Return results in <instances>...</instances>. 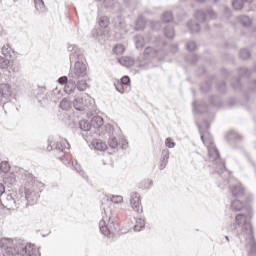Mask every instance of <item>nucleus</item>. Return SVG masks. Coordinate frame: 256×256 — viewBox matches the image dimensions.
Listing matches in <instances>:
<instances>
[{
    "instance_id": "f257e3e1",
    "label": "nucleus",
    "mask_w": 256,
    "mask_h": 256,
    "mask_svg": "<svg viewBox=\"0 0 256 256\" xmlns=\"http://www.w3.org/2000/svg\"><path fill=\"white\" fill-rule=\"evenodd\" d=\"M197 127L199 129L202 142L208 149V161L211 163V167L214 169V172L219 175L218 187H220V189H230L234 197H243V195H245V188L239 180L231 178V172L227 170L225 162L221 160V154H219V150L215 146L213 136H211L209 131H206L203 134L201 125L197 124Z\"/></svg>"
},
{
    "instance_id": "f03ea898",
    "label": "nucleus",
    "mask_w": 256,
    "mask_h": 256,
    "mask_svg": "<svg viewBox=\"0 0 256 256\" xmlns=\"http://www.w3.org/2000/svg\"><path fill=\"white\" fill-rule=\"evenodd\" d=\"M68 51L70 53V63H74V73H70L69 77L77 79L81 77H87V64L85 63V54L75 44L68 45Z\"/></svg>"
},
{
    "instance_id": "7ed1b4c3",
    "label": "nucleus",
    "mask_w": 256,
    "mask_h": 256,
    "mask_svg": "<svg viewBox=\"0 0 256 256\" xmlns=\"http://www.w3.org/2000/svg\"><path fill=\"white\" fill-rule=\"evenodd\" d=\"M22 180L24 181V188L20 189L21 197L26 199L27 205H35L40 197L39 182L29 172L22 175Z\"/></svg>"
},
{
    "instance_id": "20e7f679",
    "label": "nucleus",
    "mask_w": 256,
    "mask_h": 256,
    "mask_svg": "<svg viewBox=\"0 0 256 256\" xmlns=\"http://www.w3.org/2000/svg\"><path fill=\"white\" fill-rule=\"evenodd\" d=\"M236 224L241 227L240 237L246 241H254L253 224H251V213H240L235 217Z\"/></svg>"
},
{
    "instance_id": "39448f33",
    "label": "nucleus",
    "mask_w": 256,
    "mask_h": 256,
    "mask_svg": "<svg viewBox=\"0 0 256 256\" xmlns=\"http://www.w3.org/2000/svg\"><path fill=\"white\" fill-rule=\"evenodd\" d=\"M99 229L106 237H111V235L117 231L115 223L111 222V215H109L107 210H104L102 219L99 223Z\"/></svg>"
},
{
    "instance_id": "423d86ee",
    "label": "nucleus",
    "mask_w": 256,
    "mask_h": 256,
    "mask_svg": "<svg viewBox=\"0 0 256 256\" xmlns=\"http://www.w3.org/2000/svg\"><path fill=\"white\" fill-rule=\"evenodd\" d=\"M22 240H15L10 238H2L0 241V247L2 249L3 256H20L17 251V242Z\"/></svg>"
},
{
    "instance_id": "0eeeda50",
    "label": "nucleus",
    "mask_w": 256,
    "mask_h": 256,
    "mask_svg": "<svg viewBox=\"0 0 256 256\" xmlns=\"http://www.w3.org/2000/svg\"><path fill=\"white\" fill-rule=\"evenodd\" d=\"M71 149V144L67 140H54L48 139L47 151H58L59 153H65V150Z\"/></svg>"
},
{
    "instance_id": "6e6552de",
    "label": "nucleus",
    "mask_w": 256,
    "mask_h": 256,
    "mask_svg": "<svg viewBox=\"0 0 256 256\" xmlns=\"http://www.w3.org/2000/svg\"><path fill=\"white\" fill-rule=\"evenodd\" d=\"M16 249L20 256H37V249H35V246L25 243L24 241L16 242Z\"/></svg>"
},
{
    "instance_id": "1a4fd4ad",
    "label": "nucleus",
    "mask_w": 256,
    "mask_h": 256,
    "mask_svg": "<svg viewBox=\"0 0 256 256\" xmlns=\"http://www.w3.org/2000/svg\"><path fill=\"white\" fill-rule=\"evenodd\" d=\"M73 105L76 111H85L91 105V97L86 93H82L74 99Z\"/></svg>"
},
{
    "instance_id": "9d476101",
    "label": "nucleus",
    "mask_w": 256,
    "mask_h": 256,
    "mask_svg": "<svg viewBox=\"0 0 256 256\" xmlns=\"http://www.w3.org/2000/svg\"><path fill=\"white\" fill-rule=\"evenodd\" d=\"M9 97H11V86L9 84H0V103H4V109L9 107V103L5 102Z\"/></svg>"
},
{
    "instance_id": "9b49d317",
    "label": "nucleus",
    "mask_w": 256,
    "mask_h": 256,
    "mask_svg": "<svg viewBox=\"0 0 256 256\" xmlns=\"http://www.w3.org/2000/svg\"><path fill=\"white\" fill-rule=\"evenodd\" d=\"M2 205L4 209H8V210L15 211V209H19V206L17 205V200H15V195L13 194H7L2 199Z\"/></svg>"
},
{
    "instance_id": "f8f14e48",
    "label": "nucleus",
    "mask_w": 256,
    "mask_h": 256,
    "mask_svg": "<svg viewBox=\"0 0 256 256\" xmlns=\"http://www.w3.org/2000/svg\"><path fill=\"white\" fill-rule=\"evenodd\" d=\"M130 205L136 213H143V206H141V198L139 193L133 192L130 196Z\"/></svg>"
},
{
    "instance_id": "ddd939ff",
    "label": "nucleus",
    "mask_w": 256,
    "mask_h": 256,
    "mask_svg": "<svg viewBox=\"0 0 256 256\" xmlns=\"http://www.w3.org/2000/svg\"><path fill=\"white\" fill-rule=\"evenodd\" d=\"M74 79L75 78L70 79L64 87V91L67 93V95H73V93L77 91V85L75 84Z\"/></svg>"
},
{
    "instance_id": "4468645a",
    "label": "nucleus",
    "mask_w": 256,
    "mask_h": 256,
    "mask_svg": "<svg viewBox=\"0 0 256 256\" xmlns=\"http://www.w3.org/2000/svg\"><path fill=\"white\" fill-rule=\"evenodd\" d=\"M168 163H169V150L164 149L162 151V156L160 159V171H163V169H165V167H167Z\"/></svg>"
},
{
    "instance_id": "2eb2a0df",
    "label": "nucleus",
    "mask_w": 256,
    "mask_h": 256,
    "mask_svg": "<svg viewBox=\"0 0 256 256\" xmlns=\"http://www.w3.org/2000/svg\"><path fill=\"white\" fill-rule=\"evenodd\" d=\"M147 25V19L143 17V15L138 16L137 20L135 21V30L136 31H143Z\"/></svg>"
},
{
    "instance_id": "dca6fc26",
    "label": "nucleus",
    "mask_w": 256,
    "mask_h": 256,
    "mask_svg": "<svg viewBox=\"0 0 256 256\" xmlns=\"http://www.w3.org/2000/svg\"><path fill=\"white\" fill-rule=\"evenodd\" d=\"M98 1H103L104 7L107 9H116V11L121 10V5L119 3L115 2V0H98Z\"/></svg>"
},
{
    "instance_id": "f3484780",
    "label": "nucleus",
    "mask_w": 256,
    "mask_h": 256,
    "mask_svg": "<svg viewBox=\"0 0 256 256\" xmlns=\"http://www.w3.org/2000/svg\"><path fill=\"white\" fill-rule=\"evenodd\" d=\"M1 53H2V55H4V57H6L8 59H11V57H13V55H15L13 48H11V45H9V44H5L1 48Z\"/></svg>"
},
{
    "instance_id": "a211bd4d",
    "label": "nucleus",
    "mask_w": 256,
    "mask_h": 256,
    "mask_svg": "<svg viewBox=\"0 0 256 256\" xmlns=\"http://www.w3.org/2000/svg\"><path fill=\"white\" fill-rule=\"evenodd\" d=\"M193 107H194V111H196V113H207V103L205 102H200L199 104H197V102H193Z\"/></svg>"
},
{
    "instance_id": "6ab92c4d",
    "label": "nucleus",
    "mask_w": 256,
    "mask_h": 256,
    "mask_svg": "<svg viewBox=\"0 0 256 256\" xmlns=\"http://www.w3.org/2000/svg\"><path fill=\"white\" fill-rule=\"evenodd\" d=\"M103 118L101 116H94L91 119L90 125L91 127H93L94 129H99V127H103Z\"/></svg>"
},
{
    "instance_id": "aec40b11",
    "label": "nucleus",
    "mask_w": 256,
    "mask_h": 256,
    "mask_svg": "<svg viewBox=\"0 0 256 256\" xmlns=\"http://www.w3.org/2000/svg\"><path fill=\"white\" fill-rule=\"evenodd\" d=\"M187 26H188V29H190L191 33H199V31H201V26L195 20H190Z\"/></svg>"
},
{
    "instance_id": "412c9836",
    "label": "nucleus",
    "mask_w": 256,
    "mask_h": 256,
    "mask_svg": "<svg viewBox=\"0 0 256 256\" xmlns=\"http://www.w3.org/2000/svg\"><path fill=\"white\" fill-rule=\"evenodd\" d=\"M194 17L199 23H207V14L203 10H196Z\"/></svg>"
},
{
    "instance_id": "4be33fe9",
    "label": "nucleus",
    "mask_w": 256,
    "mask_h": 256,
    "mask_svg": "<svg viewBox=\"0 0 256 256\" xmlns=\"http://www.w3.org/2000/svg\"><path fill=\"white\" fill-rule=\"evenodd\" d=\"M92 147H94L95 151H106L107 150V144L100 140H94L92 142Z\"/></svg>"
},
{
    "instance_id": "5701e85b",
    "label": "nucleus",
    "mask_w": 256,
    "mask_h": 256,
    "mask_svg": "<svg viewBox=\"0 0 256 256\" xmlns=\"http://www.w3.org/2000/svg\"><path fill=\"white\" fill-rule=\"evenodd\" d=\"M119 63L123 65V67H133L135 65V59L131 57H123L119 59Z\"/></svg>"
},
{
    "instance_id": "b1692460",
    "label": "nucleus",
    "mask_w": 256,
    "mask_h": 256,
    "mask_svg": "<svg viewBox=\"0 0 256 256\" xmlns=\"http://www.w3.org/2000/svg\"><path fill=\"white\" fill-rule=\"evenodd\" d=\"M245 205L243 204V202H241V200H234L231 203V209L232 211H243Z\"/></svg>"
},
{
    "instance_id": "393cba45",
    "label": "nucleus",
    "mask_w": 256,
    "mask_h": 256,
    "mask_svg": "<svg viewBox=\"0 0 256 256\" xmlns=\"http://www.w3.org/2000/svg\"><path fill=\"white\" fill-rule=\"evenodd\" d=\"M134 43L136 45V49H141L145 45V40L143 39V36L136 35L134 36Z\"/></svg>"
},
{
    "instance_id": "a878e982",
    "label": "nucleus",
    "mask_w": 256,
    "mask_h": 256,
    "mask_svg": "<svg viewBox=\"0 0 256 256\" xmlns=\"http://www.w3.org/2000/svg\"><path fill=\"white\" fill-rule=\"evenodd\" d=\"M145 228V220L143 218L136 219V224L134 226V231L139 232L141 229Z\"/></svg>"
},
{
    "instance_id": "bb28decb",
    "label": "nucleus",
    "mask_w": 256,
    "mask_h": 256,
    "mask_svg": "<svg viewBox=\"0 0 256 256\" xmlns=\"http://www.w3.org/2000/svg\"><path fill=\"white\" fill-rule=\"evenodd\" d=\"M239 21L241 23V25H243L244 27H250L252 20L249 16L244 15V16H240Z\"/></svg>"
},
{
    "instance_id": "cd10ccee",
    "label": "nucleus",
    "mask_w": 256,
    "mask_h": 256,
    "mask_svg": "<svg viewBox=\"0 0 256 256\" xmlns=\"http://www.w3.org/2000/svg\"><path fill=\"white\" fill-rule=\"evenodd\" d=\"M60 109L63 111H69V109H71V101H69L67 98L62 99L60 102Z\"/></svg>"
},
{
    "instance_id": "c85d7f7f",
    "label": "nucleus",
    "mask_w": 256,
    "mask_h": 256,
    "mask_svg": "<svg viewBox=\"0 0 256 256\" xmlns=\"http://www.w3.org/2000/svg\"><path fill=\"white\" fill-rule=\"evenodd\" d=\"M164 35L167 37V39H173V37H175V29H173V27L167 26L164 29Z\"/></svg>"
},
{
    "instance_id": "c756f323",
    "label": "nucleus",
    "mask_w": 256,
    "mask_h": 256,
    "mask_svg": "<svg viewBox=\"0 0 256 256\" xmlns=\"http://www.w3.org/2000/svg\"><path fill=\"white\" fill-rule=\"evenodd\" d=\"M173 21V13L166 11L162 14V22L163 23H171Z\"/></svg>"
},
{
    "instance_id": "7c9ffc66",
    "label": "nucleus",
    "mask_w": 256,
    "mask_h": 256,
    "mask_svg": "<svg viewBox=\"0 0 256 256\" xmlns=\"http://www.w3.org/2000/svg\"><path fill=\"white\" fill-rule=\"evenodd\" d=\"M11 65V60L7 57L0 56V69H7Z\"/></svg>"
},
{
    "instance_id": "2f4dec72",
    "label": "nucleus",
    "mask_w": 256,
    "mask_h": 256,
    "mask_svg": "<svg viewBox=\"0 0 256 256\" xmlns=\"http://www.w3.org/2000/svg\"><path fill=\"white\" fill-rule=\"evenodd\" d=\"M106 201H110L111 203L119 205L123 201V196L116 195V196H111L110 198L106 197Z\"/></svg>"
},
{
    "instance_id": "473e14b6",
    "label": "nucleus",
    "mask_w": 256,
    "mask_h": 256,
    "mask_svg": "<svg viewBox=\"0 0 256 256\" xmlns=\"http://www.w3.org/2000/svg\"><path fill=\"white\" fill-rule=\"evenodd\" d=\"M98 23L102 29H107V27H109V18L107 16H102L99 18Z\"/></svg>"
},
{
    "instance_id": "72a5a7b5",
    "label": "nucleus",
    "mask_w": 256,
    "mask_h": 256,
    "mask_svg": "<svg viewBox=\"0 0 256 256\" xmlns=\"http://www.w3.org/2000/svg\"><path fill=\"white\" fill-rule=\"evenodd\" d=\"M79 126H80V129L82 131H90L91 130V122L87 121V120H82L79 122Z\"/></svg>"
},
{
    "instance_id": "f704fd0d",
    "label": "nucleus",
    "mask_w": 256,
    "mask_h": 256,
    "mask_svg": "<svg viewBox=\"0 0 256 256\" xmlns=\"http://www.w3.org/2000/svg\"><path fill=\"white\" fill-rule=\"evenodd\" d=\"M227 139L229 141H239V139H241V135H239L235 130H232L228 133Z\"/></svg>"
},
{
    "instance_id": "c9c22d12",
    "label": "nucleus",
    "mask_w": 256,
    "mask_h": 256,
    "mask_svg": "<svg viewBox=\"0 0 256 256\" xmlns=\"http://www.w3.org/2000/svg\"><path fill=\"white\" fill-rule=\"evenodd\" d=\"M145 57H157V51L153 47H146L144 50Z\"/></svg>"
},
{
    "instance_id": "e433bc0d",
    "label": "nucleus",
    "mask_w": 256,
    "mask_h": 256,
    "mask_svg": "<svg viewBox=\"0 0 256 256\" xmlns=\"http://www.w3.org/2000/svg\"><path fill=\"white\" fill-rule=\"evenodd\" d=\"M35 8L37 11H40V13H44L45 11V2L43 0H34Z\"/></svg>"
},
{
    "instance_id": "4c0bfd02",
    "label": "nucleus",
    "mask_w": 256,
    "mask_h": 256,
    "mask_svg": "<svg viewBox=\"0 0 256 256\" xmlns=\"http://www.w3.org/2000/svg\"><path fill=\"white\" fill-rule=\"evenodd\" d=\"M0 171L2 173H9V171H11V165L9 164V162H7V161L1 162Z\"/></svg>"
},
{
    "instance_id": "58836bf2",
    "label": "nucleus",
    "mask_w": 256,
    "mask_h": 256,
    "mask_svg": "<svg viewBox=\"0 0 256 256\" xmlns=\"http://www.w3.org/2000/svg\"><path fill=\"white\" fill-rule=\"evenodd\" d=\"M113 53H115V55H123V53H125V46H123V44L114 46Z\"/></svg>"
},
{
    "instance_id": "ea45409f",
    "label": "nucleus",
    "mask_w": 256,
    "mask_h": 256,
    "mask_svg": "<svg viewBox=\"0 0 256 256\" xmlns=\"http://www.w3.org/2000/svg\"><path fill=\"white\" fill-rule=\"evenodd\" d=\"M72 167H74L75 171H77V173L80 174L81 177L85 179V171L81 170V167L79 166L77 160L72 161Z\"/></svg>"
},
{
    "instance_id": "a19ab883",
    "label": "nucleus",
    "mask_w": 256,
    "mask_h": 256,
    "mask_svg": "<svg viewBox=\"0 0 256 256\" xmlns=\"http://www.w3.org/2000/svg\"><path fill=\"white\" fill-rule=\"evenodd\" d=\"M239 56H240V59L247 60L251 58V52L247 50V48H244L240 50Z\"/></svg>"
},
{
    "instance_id": "79ce46f5",
    "label": "nucleus",
    "mask_w": 256,
    "mask_h": 256,
    "mask_svg": "<svg viewBox=\"0 0 256 256\" xmlns=\"http://www.w3.org/2000/svg\"><path fill=\"white\" fill-rule=\"evenodd\" d=\"M243 1L244 0H233L232 7H234L236 11H241V9H243Z\"/></svg>"
},
{
    "instance_id": "37998d69",
    "label": "nucleus",
    "mask_w": 256,
    "mask_h": 256,
    "mask_svg": "<svg viewBox=\"0 0 256 256\" xmlns=\"http://www.w3.org/2000/svg\"><path fill=\"white\" fill-rule=\"evenodd\" d=\"M114 87L118 93H125V88L123 87V83H121L119 80L114 81Z\"/></svg>"
},
{
    "instance_id": "c03bdc74",
    "label": "nucleus",
    "mask_w": 256,
    "mask_h": 256,
    "mask_svg": "<svg viewBox=\"0 0 256 256\" xmlns=\"http://www.w3.org/2000/svg\"><path fill=\"white\" fill-rule=\"evenodd\" d=\"M110 149H117L119 147V142L116 137H111L108 141Z\"/></svg>"
},
{
    "instance_id": "a18cd8bd",
    "label": "nucleus",
    "mask_w": 256,
    "mask_h": 256,
    "mask_svg": "<svg viewBox=\"0 0 256 256\" xmlns=\"http://www.w3.org/2000/svg\"><path fill=\"white\" fill-rule=\"evenodd\" d=\"M87 89V82L85 80H80L77 82V90L85 91Z\"/></svg>"
},
{
    "instance_id": "49530a36",
    "label": "nucleus",
    "mask_w": 256,
    "mask_h": 256,
    "mask_svg": "<svg viewBox=\"0 0 256 256\" xmlns=\"http://www.w3.org/2000/svg\"><path fill=\"white\" fill-rule=\"evenodd\" d=\"M187 51H196L197 50V43L195 41H190L186 44Z\"/></svg>"
},
{
    "instance_id": "de8ad7c7",
    "label": "nucleus",
    "mask_w": 256,
    "mask_h": 256,
    "mask_svg": "<svg viewBox=\"0 0 256 256\" xmlns=\"http://www.w3.org/2000/svg\"><path fill=\"white\" fill-rule=\"evenodd\" d=\"M217 89L218 91H220V93H225V91L227 90V83H225V81L218 83Z\"/></svg>"
},
{
    "instance_id": "09e8293b",
    "label": "nucleus",
    "mask_w": 256,
    "mask_h": 256,
    "mask_svg": "<svg viewBox=\"0 0 256 256\" xmlns=\"http://www.w3.org/2000/svg\"><path fill=\"white\" fill-rule=\"evenodd\" d=\"M161 22L160 21H152L151 22V29H153V31H159V29H161Z\"/></svg>"
},
{
    "instance_id": "8fccbe9b",
    "label": "nucleus",
    "mask_w": 256,
    "mask_h": 256,
    "mask_svg": "<svg viewBox=\"0 0 256 256\" xmlns=\"http://www.w3.org/2000/svg\"><path fill=\"white\" fill-rule=\"evenodd\" d=\"M232 87L233 89H235L236 91H241L242 86H241V79L237 78L236 79V83L232 82Z\"/></svg>"
},
{
    "instance_id": "3c124183",
    "label": "nucleus",
    "mask_w": 256,
    "mask_h": 256,
    "mask_svg": "<svg viewBox=\"0 0 256 256\" xmlns=\"http://www.w3.org/2000/svg\"><path fill=\"white\" fill-rule=\"evenodd\" d=\"M165 145L166 147H168L169 149H173L175 147V142H173L172 138H167L165 140Z\"/></svg>"
},
{
    "instance_id": "603ef678",
    "label": "nucleus",
    "mask_w": 256,
    "mask_h": 256,
    "mask_svg": "<svg viewBox=\"0 0 256 256\" xmlns=\"http://www.w3.org/2000/svg\"><path fill=\"white\" fill-rule=\"evenodd\" d=\"M200 89H201L202 93H207V91H209L211 89V84H209V82H206L200 86Z\"/></svg>"
},
{
    "instance_id": "864d4df0",
    "label": "nucleus",
    "mask_w": 256,
    "mask_h": 256,
    "mask_svg": "<svg viewBox=\"0 0 256 256\" xmlns=\"http://www.w3.org/2000/svg\"><path fill=\"white\" fill-rule=\"evenodd\" d=\"M206 13L209 15L210 19H217V12H214L211 8H208Z\"/></svg>"
},
{
    "instance_id": "5fc2aeb1",
    "label": "nucleus",
    "mask_w": 256,
    "mask_h": 256,
    "mask_svg": "<svg viewBox=\"0 0 256 256\" xmlns=\"http://www.w3.org/2000/svg\"><path fill=\"white\" fill-rule=\"evenodd\" d=\"M186 61H188L189 63H197V61H199V56L192 55L190 57H187Z\"/></svg>"
},
{
    "instance_id": "6e6d98bb",
    "label": "nucleus",
    "mask_w": 256,
    "mask_h": 256,
    "mask_svg": "<svg viewBox=\"0 0 256 256\" xmlns=\"http://www.w3.org/2000/svg\"><path fill=\"white\" fill-rule=\"evenodd\" d=\"M69 81V78L67 76H61L59 79H58V83L60 85H67Z\"/></svg>"
},
{
    "instance_id": "4d7b16f0",
    "label": "nucleus",
    "mask_w": 256,
    "mask_h": 256,
    "mask_svg": "<svg viewBox=\"0 0 256 256\" xmlns=\"http://www.w3.org/2000/svg\"><path fill=\"white\" fill-rule=\"evenodd\" d=\"M122 85H130L131 84V78H129V76H124L121 79Z\"/></svg>"
},
{
    "instance_id": "13d9d810",
    "label": "nucleus",
    "mask_w": 256,
    "mask_h": 256,
    "mask_svg": "<svg viewBox=\"0 0 256 256\" xmlns=\"http://www.w3.org/2000/svg\"><path fill=\"white\" fill-rule=\"evenodd\" d=\"M238 73H239L240 77H245V75H247L249 73V69H247V68H240L238 70Z\"/></svg>"
},
{
    "instance_id": "bf43d9fd",
    "label": "nucleus",
    "mask_w": 256,
    "mask_h": 256,
    "mask_svg": "<svg viewBox=\"0 0 256 256\" xmlns=\"http://www.w3.org/2000/svg\"><path fill=\"white\" fill-rule=\"evenodd\" d=\"M193 159H197L198 161H201L203 159V156H201V154L195 152L194 154H192Z\"/></svg>"
},
{
    "instance_id": "052dcab7",
    "label": "nucleus",
    "mask_w": 256,
    "mask_h": 256,
    "mask_svg": "<svg viewBox=\"0 0 256 256\" xmlns=\"http://www.w3.org/2000/svg\"><path fill=\"white\" fill-rule=\"evenodd\" d=\"M251 253L256 255V243H252V245H251Z\"/></svg>"
},
{
    "instance_id": "680f3d73",
    "label": "nucleus",
    "mask_w": 256,
    "mask_h": 256,
    "mask_svg": "<svg viewBox=\"0 0 256 256\" xmlns=\"http://www.w3.org/2000/svg\"><path fill=\"white\" fill-rule=\"evenodd\" d=\"M3 193H5V186L0 183V197L3 195Z\"/></svg>"
},
{
    "instance_id": "e2e57ef3",
    "label": "nucleus",
    "mask_w": 256,
    "mask_h": 256,
    "mask_svg": "<svg viewBox=\"0 0 256 256\" xmlns=\"http://www.w3.org/2000/svg\"><path fill=\"white\" fill-rule=\"evenodd\" d=\"M147 183L149 186H146V189H151V187H153V180H147Z\"/></svg>"
},
{
    "instance_id": "0e129e2a",
    "label": "nucleus",
    "mask_w": 256,
    "mask_h": 256,
    "mask_svg": "<svg viewBox=\"0 0 256 256\" xmlns=\"http://www.w3.org/2000/svg\"><path fill=\"white\" fill-rule=\"evenodd\" d=\"M37 91V94H36V97H37V99H39V95H43V89H37L36 90Z\"/></svg>"
},
{
    "instance_id": "69168bd1",
    "label": "nucleus",
    "mask_w": 256,
    "mask_h": 256,
    "mask_svg": "<svg viewBox=\"0 0 256 256\" xmlns=\"http://www.w3.org/2000/svg\"><path fill=\"white\" fill-rule=\"evenodd\" d=\"M250 83H252L253 85H255L254 87H251V88H250V91H256V80H253V81L250 82Z\"/></svg>"
},
{
    "instance_id": "338daca9",
    "label": "nucleus",
    "mask_w": 256,
    "mask_h": 256,
    "mask_svg": "<svg viewBox=\"0 0 256 256\" xmlns=\"http://www.w3.org/2000/svg\"><path fill=\"white\" fill-rule=\"evenodd\" d=\"M171 51H172V53H175L176 51H178L177 45H172Z\"/></svg>"
},
{
    "instance_id": "774afa93",
    "label": "nucleus",
    "mask_w": 256,
    "mask_h": 256,
    "mask_svg": "<svg viewBox=\"0 0 256 256\" xmlns=\"http://www.w3.org/2000/svg\"><path fill=\"white\" fill-rule=\"evenodd\" d=\"M204 124L206 125V129H207V131H209V129H210V125H209V121H204Z\"/></svg>"
}]
</instances>
